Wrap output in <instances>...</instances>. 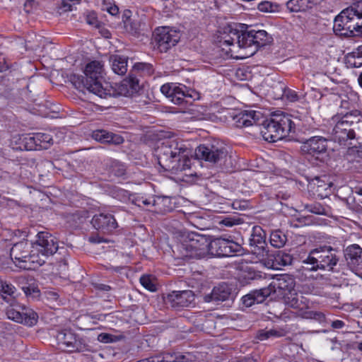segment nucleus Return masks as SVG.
<instances>
[{"label":"nucleus","mask_w":362,"mask_h":362,"mask_svg":"<svg viewBox=\"0 0 362 362\" xmlns=\"http://www.w3.org/2000/svg\"><path fill=\"white\" fill-rule=\"evenodd\" d=\"M241 249L240 245L229 238H216L209 243L204 236L197 234L183 240L177 247L179 252L177 258L182 259H201L207 253L216 257L233 256L240 252Z\"/></svg>","instance_id":"f257e3e1"},{"label":"nucleus","mask_w":362,"mask_h":362,"mask_svg":"<svg viewBox=\"0 0 362 362\" xmlns=\"http://www.w3.org/2000/svg\"><path fill=\"white\" fill-rule=\"evenodd\" d=\"M245 24L229 25L224 28L223 36L221 37V46H233L238 47L241 52L240 57L246 58L255 54L259 47L269 44L272 37L263 30H255L248 29Z\"/></svg>","instance_id":"f03ea898"},{"label":"nucleus","mask_w":362,"mask_h":362,"mask_svg":"<svg viewBox=\"0 0 362 362\" xmlns=\"http://www.w3.org/2000/svg\"><path fill=\"white\" fill-rule=\"evenodd\" d=\"M159 165L166 171L177 173L190 168L192 151L182 141L164 139L155 149Z\"/></svg>","instance_id":"7ed1b4c3"},{"label":"nucleus","mask_w":362,"mask_h":362,"mask_svg":"<svg viewBox=\"0 0 362 362\" xmlns=\"http://www.w3.org/2000/svg\"><path fill=\"white\" fill-rule=\"evenodd\" d=\"M103 73V64L99 61H93L86 66L84 76H72L71 83L80 91H88L100 98H106L111 93L101 83Z\"/></svg>","instance_id":"20e7f679"},{"label":"nucleus","mask_w":362,"mask_h":362,"mask_svg":"<svg viewBox=\"0 0 362 362\" xmlns=\"http://www.w3.org/2000/svg\"><path fill=\"white\" fill-rule=\"evenodd\" d=\"M334 32L341 36L354 37L362 35V1L343 10L334 18Z\"/></svg>","instance_id":"39448f33"},{"label":"nucleus","mask_w":362,"mask_h":362,"mask_svg":"<svg viewBox=\"0 0 362 362\" xmlns=\"http://www.w3.org/2000/svg\"><path fill=\"white\" fill-rule=\"evenodd\" d=\"M259 131L265 141L276 142L295 132L296 125L288 115H275L261 124Z\"/></svg>","instance_id":"423d86ee"},{"label":"nucleus","mask_w":362,"mask_h":362,"mask_svg":"<svg viewBox=\"0 0 362 362\" xmlns=\"http://www.w3.org/2000/svg\"><path fill=\"white\" fill-rule=\"evenodd\" d=\"M358 110H352L341 116L333 117L336 122L332 132L334 142L344 146L353 145L356 125L358 123Z\"/></svg>","instance_id":"0eeeda50"},{"label":"nucleus","mask_w":362,"mask_h":362,"mask_svg":"<svg viewBox=\"0 0 362 362\" xmlns=\"http://www.w3.org/2000/svg\"><path fill=\"white\" fill-rule=\"evenodd\" d=\"M10 255L12 259H15L16 265L25 269H35L37 266L44 264V260L38 258V255L34 253L33 249L30 252L27 241H21L14 244L11 249Z\"/></svg>","instance_id":"6e6552de"},{"label":"nucleus","mask_w":362,"mask_h":362,"mask_svg":"<svg viewBox=\"0 0 362 362\" xmlns=\"http://www.w3.org/2000/svg\"><path fill=\"white\" fill-rule=\"evenodd\" d=\"M32 248L38 258L44 260L45 264L47 257L56 253L59 245L55 237L47 231H41L37 234Z\"/></svg>","instance_id":"1a4fd4ad"},{"label":"nucleus","mask_w":362,"mask_h":362,"mask_svg":"<svg viewBox=\"0 0 362 362\" xmlns=\"http://www.w3.org/2000/svg\"><path fill=\"white\" fill-rule=\"evenodd\" d=\"M58 345L69 352H82L87 350L84 340L70 329H64L57 334Z\"/></svg>","instance_id":"9d476101"},{"label":"nucleus","mask_w":362,"mask_h":362,"mask_svg":"<svg viewBox=\"0 0 362 362\" xmlns=\"http://www.w3.org/2000/svg\"><path fill=\"white\" fill-rule=\"evenodd\" d=\"M180 39V33L169 27L158 28L154 33L155 42L160 52H166L176 45Z\"/></svg>","instance_id":"9b49d317"},{"label":"nucleus","mask_w":362,"mask_h":362,"mask_svg":"<svg viewBox=\"0 0 362 362\" xmlns=\"http://www.w3.org/2000/svg\"><path fill=\"white\" fill-rule=\"evenodd\" d=\"M338 250L331 246H322L313 249V254L317 259L320 270L334 272V267L339 261Z\"/></svg>","instance_id":"f8f14e48"},{"label":"nucleus","mask_w":362,"mask_h":362,"mask_svg":"<svg viewBox=\"0 0 362 362\" xmlns=\"http://www.w3.org/2000/svg\"><path fill=\"white\" fill-rule=\"evenodd\" d=\"M199 160H204L211 163H218L227 156V151L224 147H218L212 144L199 145L194 152Z\"/></svg>","instance_id":"ddd939ff"},{"label":"nucleus","mask_w":362,"mask_h":362,"mask_svg":"<svg viewBox=\"0 0 362 362\" xmlns=\"http://www.w3.org/2000/svg\"><path fill=\"white\" fill-rule=\"evenodd\" d=\"M295 279L289 274H281L273 279L269 284L274 298H285L294 291Z\"/></svg>","instance_id":"4468645a"},{"label":"nucleus","mask_w":362,"mask_h":362,"mask_svg":"<svg viewBox=\"0 0 362 362\" xmlns=\"http://www.w3.org/2000/svg\"><path fill=\"white\" fill-rule=\"evenodd\" d=\"M19 310L9 308L6 315L8 319L24 325L32 327L37 324L38 315L33 309L25 305L19 306Z\"/></svg>","instance_id":"2eb2a0df"},{"label":"nucleus","mask_w":362,"mask_h":362,"mask_svg":"<svg viewBox=\"0 0 362 362\" xmlns=\"http://www.w3.org/2000/svg\"><path fill=\"white\" fill-rule=\"evenodd\" d=\"M251 252L259 258H264L268 255L267 250L266 233L259 226L252 228L249 239Z\"/></svg>","instance_id":"dca6fc26"},{"label":"nucleus","mask_w":362,"mask_h":362,"mask_svg":"<svg viewBox=\"0 0 362 362\" xmlns=\"http://www.w3.org/2000/svg\"><path fill=\"white\" fill-rule=\"evenodd\" d=\"M194 294L192 291H174L168 294L165 302L173 308L189 307L194 304Z\"/></svg>","instance_id":"f3484780"},{"label":"nucleus","mask_w":362,"mask_h":362,"mask_svg":"<svg viewBox=\"0 0 362 362\" xmlns=\"http://www.w3.org/2000/svg\"><path fill=\"white\" fill-rule=\"evenodd\" d=\"M358 123H356L354 142L346 151V156L351 161L359 162L362 159V114L358 112L357 117Z\"/></svg>","instance_id":"a211bd4d"},{"label":"nucleus","mask_w":362,"mask_h":362,"mask_svg":"<svg viewBox=\"0 0 362 362\" xmlns=\"http://www.w3.org/2000/svg\"><path fill=\"white\" fill-rule=\"evenodd\" d=\"M139 89V80L130 75L118 84L115 90L110 89L111 94L107 96L130 97L136 93Z\"/></svg>","instance_id":"6ab92c4d"},{"label":"nucleus","mask_w":362,"mask_h":362,"mask_svg":"<svg viewBox=\"0 0 362 362\" xmlns=\"http://www.w3.org/2000/svg\"><path fill=\"white\" fill-rule=\"evenodd\" d=\"M327 148V141L322 136H313L302 141L301 151L313 156L325 153Z\"/></svg>","instance_id":"aec40b11"},{"label":"nucleus","mask_w":362,"mask_h":362,"mask_svg":"<svg viewBox=\"0 0 362 362\" xmlns=\"http://www.w3.org/2000/svg\"><path fill=\"white\" fill-rule=\"evenodd\" d=\"M91 223L95 229L103 232H112L118 226L112 215L103 213L95 215L92 218Z\"/></svg>","instance_id":"412c9836"},{"label":"nucleus","mask_w":362,"mask_h":362,"mask_svg":"<svg viewBox=\"0 0 362 362\" xmlns=\"http://www.w3.org/2000/svg\"><path fill=\"white\" fill-rule=\"evenodd\" d=\"M262 114L254 110H245L240 112L234 117L238 127H250L252 125H260L259 122Z\"/></svg>","instance_id":"4be33fe9"},{"label":"nucleus","mask_w":362,"mask_h":362,"mask_svg":"<svg viewBox=\"0 0 362 362\" xmlns=\"http://www.w3.org/2000/svg\"><path fill=\"white\" fill-rule=\"evenodd\" d=\"M231 288L226 284H221L214 287L210 294L206 295L204 301L209 303L212 301L222 302L228 300L231 297Z\"/></svg>","instance_id":"5701e85b"},{"label":"nucleus","mask_w":362,"mask_h":362,"mask_svg":"<svg viewBox=\"0 0 362 362\" xmlns=\"http://www.w3.org/2000/svg\"><path fill=\"white\" fill-rule=\"evenodd\" d=\"M170 98L174 104L182 105L184 103H189L188 99L199 98V94L195 91L187 90L185 86H178Z\"/></svg>","instance_id":"b1692460"},{"label":"nucleus","mask_w":362,"mask_h":362,"mask_svg":"<svg viewBox=\"0 0 362 362\" xmlns=\"http://www.w3.org/2000/svg\"><path fill=\"white\" fill-rule=\"evenodd\" d=\"M310 185L313 186V189L315 190V193H317V196L324 198L330 194L332 182L328 180L326 175H324L313 179Z\"/></svg>","instance_id":"393cba45"},{"label":"nucleus","mask_w":362,"mask_h":362,"mask_svg":"<svg viewBox=\"0 0 362 362\" xmlns=\"http://www.w3.org/2000/svg\"><path fill=\"white\" fill-rule=\"evenodd\" d=\"M92 137L97 141L103 144H120L124 141L123 138L116 134L108 132L103 129H98L92 132Z\"/></svg>","instance_id":"a878e982"},{"label":"nucleus","mask_w":362,"mask_h":362,"mask_svg":"<svg viewBox=\"0 0 362 362\" xmlns=\"http://www.w3.org/2000/svg\"><path fill=\"white\" fill-rule=\"evenodd\" d=\"M28 140L27 144H30L31 148L47 149L52 144V137L49 134L39 132L30 136Z\"/></svg>","instance_id":"bb28decb"},{"label":"nucleus","mask_w":362,"mask_h":362,"mask_svg":"<svg viewBox=\"0 0 362 362\" xmlns=\"http://www.w3.org/2000/svg\"><path fill=\"white\" fill-rule=\"evenodd\" d=\"M284 301L289 307L304 310L308 308L309 302L308 299L301 293H297L295 291L284 298Z\"/></svg>","instance_id":"cd10ccee"},{"label":"nucleus","mask_w":362,"mask_h":362,"mask_svg":"<svg viewBox=\"0 0 362 362\" xmlns=\"http://www.w3.org/2000/svg\"><path fill=\"white\" fill-rule=\"evenodd\" d=\"M112 71L119 76L124 75L127 71L128 57L119 54H112L109 58Z\"/></svg>","instance_id":"c85d7f7f"},{"label":"nucleus","mask_w":362,"mask_h":362,"mask_svg":"<svg viewBox=\"0 0 362 362\" xmlns=\"http://www.w3.org/2000/svg\"><path fill=\"white\" fill-rule=\"evenodd\" d=\"M344 258L351 265H358L362 256V248L356 244L348 246L344 252Z\"/></svg>","instance_id":"c756f323"},{"label":"nucleus","mask_w":362,"mask_h":362,"mask_svg":"<svg viewBox=\"0 0 362 362\" xmlns=\"http://www.w3.org/2000/svg\"><path fill=\"white\" fill-rule=\"evenodd\" d=\"M261 276L257 273L252 267H242L238 274V280L242 286H245L251 283L252 281L260 278Z\"/></svg>","instance_id":"7c9ffc66"},{"label":"nucleus","mask_w":362,"mask_h":362,"mask_svg":"<svg viewBox=\"0 0 362 362\" xmlns=\"http://www.w3.org/2000/svg\"><path fill=\"white\" fill-rule=\"evenodd\" d=\"M16 291L15 286L6 281L0 280V293L3 299L8 303L11 298L14 297Z\"/></svg>","instance_id":"2f4dec72"},{"label":"nucleus","mask_w":362,"mask_h":362,"mask_svg":"<svg viewBox=\"0 0 362 362\" xmlns=\"http://www.w3.org/2000/svg\"><path fill=\"white\" fill-rule=\"evenodd\" d=\"M302 268L308 272L320 270L317 259L313 254V250H310L307 258L302 261Z\"/></svg>","instance_id":"473e14b6"},{"label":"nucleus","mask_w":362,"mask_h":362,"mask_svg":"<svg viewBox=\"0 0 362 362\" xmlns=\"http://www.w3.org/2000/svg\"><path fill=\"white\" fill-rule=\"evenodd\" d=\"M287 241L286 235L281 230L273 231L270 235V243L276 248L284 246Z\"/></svg>","instance_id":"72a5a7b5"},{"label":"nucleus","mask_w":362,"mask_h":362,"mask_svg":"<svg viewBox=\"0 0 362 362\" xmlns=\"http://www.w3.org/2000/svg\"><path fill=\"white\" fill-rule=\"evenodd\" d=\"M286 7L291 12H299L305 11L310 5L307 0H289L286 3Z\"/></svg>","instance_id":"f704fd0d"},{"label":"nucleus","mask_w":362,"mask_h":362,"mask_svg":"<svg viewBox=\"0 0 362 362\" xmlns=\"http://www.w3.org/2000/svg\"><path fill=\"white\" fill-rule=\"evenodd\" d=\"M253 298L256 300V303H262L268 296H273L272 288L270 285L260 289L254 290L252 291Z\"/></svg>","instance_id":"c9c22d12"},{"label":"nucleus","mask_w":362,"mask_h":362,"mask_svg":"<svg viewBox=\"0 0 362 362\" xmlns=\"http://www.w3.org/2000/svg\"><path fill=\"white\" fill-rule=\"evenodd\" d=\"M282 336L280 331L271 329H261L257 334V339L261 341L266 340L270 337H279Z\"/></svg>","instance_id":"e433bc0d"},{"label":"nucleus","mask_w":362,"mask_h":362,"mask_svg":"<svg viewBox=\"0 0 362 362\" xmlns=\"http://www.w3.org/2000/svg\"><path fill=\"white\" fill-rule=\"evenodd\" d=\"M346 64L349 68H361L362 67V57H358L351 52L346 57Z\"/></svg>","instance_id":"4c0bfd02"},{"label":"nucleus","mask_w":362,"mask_h":362,"mask_svg":"<svg viewBox=\"0 0 362 362\" xmlns=\"http://www.w3.org/2000/svg\"><path fill=\"white\" fill-rule=\"evenodd\" d=\"M110 172L116 177H122L125 173V168L119 162L113 160L110 167Z\"/></svg>","instance_id":"58836bf2"},{"label":"nucleus","mask_w":362,"mask_h":362,"mask_svg":"<svg viewBox=\"0 0 362 362\" xmlns=\"http://www.w3.org/2000/svg\"><path fill=\"white\" fill-rule=\"evenodd\" d=\"M257 8L259 11L266 12V13H273L278 11V6L276 4H273L269 1H264L260 2Z\"/></svg>","instance_id":"ea45409f"},{"label":"nucleus","mask_w":362,"mask_h":362,"mask_svg":"<svg viewBox=\"0 0 362 362\" xmlns=\"http://www.w3.org/2000/svg\"><path fill=\"white\" fill-rule=\"evenodd\" d=\"M140 283L145 288L150 291H155L156 290V284L149 275H143L141 276Z\"/></svg>","instance_id":"a19ab883"},{"label":"nucleus","mask_w":362,"mask_h":362,"mask_svg":"<svg viewBox=\"0 0 362 362\" xmlns=\"http://www.w3.org/2000/svg\"><path fill=\"white\" fill-rule=\"evenodd\" d=\"M22 289L28 297L34 298L40 296V290L33 284H30L28 286H23Z\"/></svg>","instance_id":"79ce46f5"},{"label":"nucleus","mask_w":362,"mask_h":362,"mask_svg":"<svg viewBox=\"0 0 362 362\" xmlns=\"http://www.w3.org/2000/svg\"><path fill=\"white\" fill-rule=\"evenodd\" d=\"M241 223H243V221L240 218H236L233 216L225 217L220 221V224L226 227H232L235 225H239Z\"/></svg>","instance_id":"37998d69"},{"label":"nucleus","mask_w":362,"mask_h":362,"mask_svg":"<svg viewBox=\"0 0 362 362\" xmlns=\"http://www.w3.org/2000/svg\"><path fill=\"white\" fill-rule=\"evenodd\" d=\"M178 86L174 83H165L160 87L161 93L167 98H170Z\"/></svg>","instance_id":"c03bdc74"},{"label":"nucleus","mask_w":362,"mask_h":362,"mask_svg":"<svg viewBox=\"0 0 362 362\" xmlns=\"http://www.w3.org/2000/svg\"><path fill=\"white\" fill-rule=\"evenodd\" d=\"M276 260L281 264L283 266H287L292 263V256L289 254L281 253L279 254L276 257Z\"/></svg>","instance_id":"a18cd8bd"},{"label":"nucleus","mask_w":362,"mask_h":362,"mask_svg":"<svg viewBox=\"0 0 362 362\" xmlns=\"http://www.w3.org/2000/svg\"><path fill=\"white\" fill-rule=\"evenodd\" d=\"M305 317L316 320L320 323L325 321V315L321 312L310 311L305 313Z\"/></svg>","instance_id":"49530a36"},{"label":"nucleus","mask_w":362,"mask_h":362,"mask_svg":"<svg viewBox=\"0 0 362 362\" xmlns=\"http://www.w3.org/2000/svg\"><path fill=\"white\" fill-rule=\"evenodd\" d=\"M355 103L354 100L351 99L349 96L344 95L341 99L340 107L345 110H351V108H354Z\"/></svg>","instance_id":"de8ad7c7"},{"label":"nucleus","mask_w":362,"mask_h":362,"mask_svg":"<svg viewBox=\"0 0 362 362\" xmlns=\"http://www.w3.org/2000/svg\"><path fill=\"white\" fill-rule=\"evenodd\" d=\"M98 340L103 343H110L116 341L117 337L111 334L101 333L98 336Z\"/></svg>","instance_id":"09e8293b"},{"label":"nucleus","mask_w":362,"mask_h":362,"mask_svg":"<svg viewBox=\"0 0 362 362\" xmlns=\"http://www.w3.org/2000/svg\"><path fill=\"white\" fill-rule=\"evenodd\" d=\"M307 209L311 213L316 214H324L325 213V209L320 204L317 203L307 206Z\"/></svg>","instance_id":"8fccbe9b"},{"label":"nucleus","mask_w":362,"mask_h":362,"mask_svg":"<svg viewBox=\"0 0 362 362\" xmlns=\"http://www.w3.org/2000/svg\"><path fill=\"white\" fill-rule=\"evenodd\" d=\"M134 68L142 71H146L148 74L153 73V68L150 64L146 63H138L134 66Z\"/></svg>","instance_id":"3c124183"},{"label":"nucleus","mask_w":362,"mask_h":362,"mask_svg":"<svg viewBox=\"0 0 362 362\" xmlns=\"http://www.w3.org/2000/svg\"><path fill=\"white\" fill-rule=\"evenodd\" d=\"M242 302L246 307H250L253 304L256 303V300H255V298H253L252 292L251 291L248 294L244 296L242 298Z\"/></svg>","instance_id":"603ef678"},{"label":"nucleus","mask_w":362,"mask_h":362,"mask_svg":"<svg viewBox=\"0 0 362 362\" xmlns=\"http://www.w3.org/2000/svg\"><path fill=\"white\" fill-rule=\"evenodd\" d=\"M284 96L291 102H296L299 99V97L296 91L291 89H288L284 91Z\"/></svg>","instance_id":"864d4df0"},{"label":"nucleus","mask_w":362,"mask_h":362,"mask_svg":"<svg viewBox=\"0 0 362 362\" xmlns=\"http://www.w3.org/2000/svg\"><path fill=\"white\" fill-rule=\"evenodd\" d=\"M103 9L112 16H116L119 13V8L115 4H105Z\"/></svg>","instance_id":"5fc2aeb1"},{"label":"nucleus","mask_w":362,"mask_h":362,"mask_svg":"<svg viewBox=\"0 0 362 362\" xmlns=\"http://www.w3.org/2000/svg\"><path fill=\"white\" fill-rule=\"evenodd\" d=\"M86 20L87 23L93 26H98V21L96 14L94 12L89 13L86 15Z\"/></svg>","instance_id":"6e6d98bb"},{"label":"nucleus","mask_w":362,"mask_h":362,"mask_svg":"<svg viewBox=\"0 0 362 362\" xmlns=\"http://www.w3.org/2000/svg\"><path fill=\"white\" fill-rule=\"evenodd\" d=\"M163 361H164L163 358H160V356L156 355V356H151L147 358L140 360L136 362H163Z\"/></svg>","instance_id":"4d7b16f0"},{"label":"nucleus","mask_w":362,"mask_h":362,"mask_svg":"<svg viewBox=\"0 0 362 362\" xmlns=\"http://www.w3.org/2000/svg\"><path fill=\"white\" fill-rule=\"evenodd\" d=\"M80 0H62V6L65 8L66 11L71 10V2H79Z\"/></svg>","instance_id":"13d9d810"},{"label":"nucleus","mask_w":362,"mask_h":362,"mask_svg":"<svg viewBox=\"0 0 362 362\" xmlns=\"http://www.w3.org/2000/svg\"><path fill=\"white\" fill-rule=\"evenodd\" d=\"M140 23L136 21H133L130 22V28L131 31L133 32L134 34H136L139 33Z\"/></svg>","instance_id":"bf43d9fd"},{"label":"nucleus","mask_w":362,"mask_h":362,"mask_svg":"<svg viewBox=\"0 0 362 362\" xmlns=\"http://www.w3.org/2000/svg\"><path fill=\"white\" fill-rule=\"evenodd\" d=\"M331 326L334 329H341L344 326V322L341 320H334L332 322Z\"/></svg>","instance_id":"052dcab7"},{"label":"nucleus","mask_w":362,"mask_h":362,"mask_svg":"<svg viewBox=\"0 0 362 362\" xmlns=\"http://www.w3.org/2000/svg\"><path fill=\"white\" fill-rule=\"evenodd\" d=\"M8 69V66L6 65L5 58L0 55V72L6 70Z\"/></svg>","instance_id":"680f3d73"},{"label":"nucleus","mask_w":362,"mask_h":362,"mask_svg":"<svg viewBox=\"0 0 362 362\" xmlns=\"http://www.w3.org/2000/svg\"><path fill=\"white\" fill-rule=\"evenodd\" d=\"M89 241L91 243H99L103 242V240H102V238H100L98 236L93 235L89 238Z\"/></svg>","instance_id":"e2e57ef3"},{"label":"nucleus","mask_w":362,"mask_h":362,"mask_svg":"<svg viewBox=\"0 0 362 362\" xmlns=\"http://www.w3.org/2000/svg\"><path fill=\"white\" fill-rule=\"evenodd\" d=\"M138 202H141L142 204H144L145 206H148V205L151 204V203H152L151 201H150L147 199H144V198L139 199ZM138 205L140 206L141 204L139 203Z\"/></svg>","instance_id":"0e129e2a"},{"label":"nucleus","mask_w":362,"mask_h":362,"mask_svg":"<svg viewBox=\"0 0 362 362\" xmlns=\"http://www.w3.org/2000/svg\"><path fill=\"white\" fill-rule=\"evenodd\" d=\"M97 288L100 290H103V291H109L110 289V286H108V285H105V284H99Z\"/></svg>","instance_id":"69168bd1"},{"label":"nucleus","mask_w":362,"mask_h":362,"mask_svg":"<svg viewBox=\"0 0 362 362\" xmlns=\"http://www.w3.org/2000/svg\"><path fill=\"white\" fill-rule=\"evenodd\" d=\"M352 53L355 54L358 57H362V46L353 51Z\"/></svg>","instance_id":"338daca9"},{"label":"nucleus","mask_w":362,"mask_h":362,"mask_svg":"<svg viewBox=\"0 0 362 362\" xmlns=\"http://www.w3.org/2000/svg\"><path fill=\"white\" fill-rule=\"evenodd\" d=\"M240 362H257V361L253 358H245L243 359Z\"/></svg>","instance_id":"774afa93"}]
</instances>
